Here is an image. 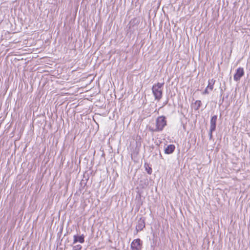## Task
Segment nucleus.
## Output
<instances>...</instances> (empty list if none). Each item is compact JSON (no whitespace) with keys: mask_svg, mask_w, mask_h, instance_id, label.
Segmentation results:
<instances>
[{"mask_svg":"<svg viewBox=\"0 0 250 250\" xmlns=\"http://www.w3.org/2000/svg\"><path fill=\"white\" fill-rule=\"evenodd\" d=\"M157 143L156 144V145H159L162 142L161 141H160V142H156Z\"/></svg>","mask_w":250,"mask_h":250,"instance_id":"14","label":"nucleus"},{"mask_svg":"<svg viewBox=\"0 0 250 250\" xmlns=\"http://www.w3.org/2000/svg\"><path fill=\"white\" fill-rule=\"evenodd\" d=\"M208 83L207 87V88L209 89L210 91H212L213 88V85L215 83V80L213 79H211L208 80Z\"/></svg>","mask_w":250,"mask_h":250,"instance_id":"10","label":"nucleus"},{"mask_svg":"<svg viewBox=\"0 0 250 250\" xmlns=\"http://www.w3.org/2000/svg\"><path fill=\"white\" fill-rule=\"evenodd\" d=\"M217 119V116L216 115H214L211 117V118L210 119V128H209V133L210 139H211L212 132L215 131V130Z\"/></svg>","mask_w":250,"mask_h":250,"instance_id":"3","label":"nucleus"},{"mask_svg":"<svg viewBox=\"0 0 250 250\" xmlns=\"http://www.w3.org/2000/svg\"><path fill=\"white\" fill-rule=\"evenodd\" d=\"M175 146L174 145H169L165 148V153L167 154H171L175 150Z\"/></svg>","mask_w":250,"mask_h":250,"instance_id":"8","label":"nucleus"},{"mask_svg":"<svg viewBox=\"0 0 250 250\" xmlns=\"http://www.w3.org/2000/svg\"><path fill=\"white\" fill-rule=\"evenodd\" d=\"M82 246L81 245H77L73 246L72 250H81Z\"/></svg>","mask_w":250,"mask_h":250,"instance_id":"12","label":"nucleus"},{"mask_svg":"<svg viewBox=\"0 0 250 250\" xmlns=\"http://www.w3.org/2000/svg\"><path fill=\"white\" fill-rule=\"evenodd\" d=\"M142 246V241L140 239L137 238L134 239L131 244V249L132 250H141Z\"/></svg>","mask_w":250,"mask_h":250,"instance_id":"4","label":"nucleus"},{"mask_svg":"<svg viewBox=\"0 0 250 250\" xmlns=\"http://www.w3.org/2000/svg\"><path fill=\"white\" fill-rule=\"evenodd\" d=\"M138 143H141V142H137V141H136V145L138 146Z\"/></svg>","mask_w":250,"mask_h":250,"instance_id":"15","label":"nucleus"},{"mask_svg":"<svg viewBox=\"0 0 250 250\" xmlns=\"http://www.w3.org/2000/svg\"><path fill=\"white\" fill-rule=\"evenodd\" d=\"M208 90L209 89L206 87V88L205 89V90H204V91L203 92V94H207L209 93V91H208Z\"/></svg>","mask_w":250,"mask_h":250,"instance_id":"13","label":"nucleus"},{"mask_svg":"<svg viewBox=\"0 0 250 250\" xmlns=\"http://www.w3.org/2000/svg\"><path fill=\"white\" fill-rule=\"evenodd\" d=\"M145 218L144 217H141L138 221L137 225L136 227V233H137L139 231H141L145 227Z\"/></svg>","mask_w":250,"mask_h":250,"instance_id":"5","label":"nucleus"},{"mask_svg":"<svg viewBox=\"0 0 250 250\" xmlns=\"http://www.w3.org/2000/svg\"><path fill=\"white\" fill-rule=\"evenodd\" d=\"M84 242V235L82 234L79 235L78 234L74 235L73 236V244H75L77 243H80L83 244Z\"/></svg>","mask_w":250,"mask_h":250,"instance_id":"7","label":"nucleus"},{"mask_svg":"<svg viewBox=\"0 0 250 250\" xmlns=\"http://www.w3.org/2000/svg\"><path fill=\"white\" fill-rule=\"evenodd\" d=\"M145 169L148 174H151L152 172V168L149 166V164L147 163H145L144 164Z\"/></svg>","mask_w":250,"mask_h":250,"instance_id":"11","label":"nucleus"},{"mask_svg":"<svg viewBox=\"0 0 250 250\" xmlns=\"http://www.w3.org/2000/svg\"><path fill=\"white\" fill-rule=\"evenodd\" d=\"M244 74V71L243 68L242 67H239L237 69L236 72L234 75V80L236 82L239 81Z\"/></svg>","mask_w":250,"mask_h":250,"instance_id":"6","label":"nucleus"},{"mask_svg":"<svg viewBox=\"0 0 250 250\" xmlns=\"http://www.w3.org/2000/svg\"><path fill=\"white\" fill-rule=\"evenodd\" d=\"M167 125V121L165 116L158 117L155 123H150L149 125V129L152 131H162Z\"/></svg>","mask_w":250,"mask_h":250,"instance_id":"1","label":"nucleus"},{"mask_svg":"<svg viewBox=\"0 0 250 250\" xmlns=\"http://www.w3.org/2000/svg\"><path fill=\"white\" fill-rule=\"evenodd\" d=\"M163 85L164 83H158L153 85L152 87V93L156 100L159 101L162 97Z\"/></svg>","mask_w":250,"mask_h":250,"instance_id":"2","label":"nucleus"},{"mask_svg":"<svg viewBox=\"0 0 250 250\" xmlns=\"http://www.w3.org/2000/svg\"><path fill=\"white\" fill-rule=\"evenodd\" d=\"M201 104L202 103L201 101L197 100L192 104V107L194 110H197L201 106Z\"/></svg>","mask_w":250,"mask_h":250,"instance_id":"9","label":"nucleus"}]
</instances>
